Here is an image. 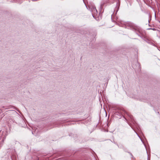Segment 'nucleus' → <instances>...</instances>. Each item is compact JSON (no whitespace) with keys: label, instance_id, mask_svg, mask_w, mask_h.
<instances>
[{"label":"nucleus","instance_id":"nucleus-2","mask_svg":"<svg viewBox=\"0 0 160 160\" xmlns=\"http://www.w3.org/2000/svg\"><path fill=\"white\" fill-rule=\"evenodd\" d=\"M93 9H94V11H95H95H96V12H97V10L96 9V8H95L94 7V8H93Z\"/></svg>","mask_w":160,"mask_h":160},{"label":"nucleus","instance_id":"nucleus-3","mask_svg":"<svg viewBox=\"0 0 160 160\" xmlns=\"http://www.w3.org/2000/svg\"><path fill=\"white\" fill-rule=\"evenodd\" d=\"M32 133L33 134H34V133H33V132H32Z\"/></svg>","mask_w":160,"mask_h":160},{"label":"nucleus","instance_id":"nucleus-1","mask_svg":"<svg viewBox=\"0 0 160 160\" xmlns=\"http://www.w3.org/2000/svg\"><path fill=\"white\" fill-rule=\"evenodd\" d=\"M127 26H128L129 27H130L134 28V25L133 23H131V22H129L128 23H127Z\"/></svg>","mask_w":160,"mask_h":160}]
</instances>
